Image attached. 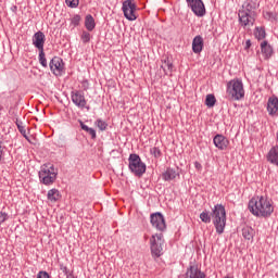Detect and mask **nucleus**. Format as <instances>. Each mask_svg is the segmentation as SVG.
Wrapping results in <instances>:
<instances>
[{"label":"nucleus","mask_w":278,"mask_h":278,"mask_svg":"<svg viewBox=\"0 0 278 278\" xmlns=\"http://www.w3.org/2000/svg\"><path fill=\"white\" fill-rule=\"evenodd\" d=\"M128 168L135 177H142L144 173H147V164L142 162V159H140V155L136 153H131L128 157Z\"/></svg>","instance_id":"6"},{"label":"nucleus","mask_w":278,"mask_h":278,"mask_svg":"<svg viewBox=\"0 0 278 278\" xmlns=\"http://www.w3.org/2000/svg\"><path fill=\"white\" fill-rule=\"evenodd\" d=\"M71 99H72V103H74L76 108H80L81 110L86 108V110H90V106H86L88 101H86V96L84 94V91L73 90L71 92Z\"/></svg>","instance_id":"9"},{"label":"nucleus","mask_w":278,"mask_h":278,"mask_svg":"<svg viewBox=\"0 0 278 278\" xmlns=\"http://www.w3.org/2000/svg\"><path fill=\"white\" fill-rule=\"evenodd\" d=\"M49 67L53 75H62L64 71V60H62L60 56H54L51 59Z\"/></svg>","instance_id":"12"},{"label":"nucleus","mask_w":278,"mask_h":278,"mask_svg":"<svg viewBox=\"0 0 278 278\" xmlns=\"http://www.w3.org/2000/svg\"><path fill=\"white\" fill-rule=\"evenodd\" d=\"M266 14H267V16H268L269 18L273 16V13H270V12H267Z\"/></svg>","instance_id":"43"},{"label":"nucleus","mask_w":278,"mask_h":278,"mask_svg":"<svg viewBox=\"0 0 278 278\" xmlns=\"http://www.w3.org/2000/svg\"><path fill=\"white\" fill-rule=\"evenodd\" d=\"M205 105L207 108H214V105H216V97L212 93L207 94L205 99Z\"/></svg>","instance_id":"27"},{"label":"nucleus","mask_w":278,"mask_h":278,"mask_svg":"<svg viewBox=\"0 0 278 278\" xmlns=\"http://www.w3.org/2000/svg\"><path fill=\"white\" fill-rule=\"evenodd\" d=\"M205 273L199 268V265L190 263L187 271L185 274V278H205Z\"/></svg>","instance_id":"13"},{"label":"nucleus","mask_w":278,"mask_h":278,"mask_svg":"<svg viewBox=\"0 0 278 278\" xmlns=\"http://www.w3.org/2000/svg\"><path fill=\"white\" fill-rule=\"evenodd\" d=\"M242 236L245 240H253V236H255V230L251 228V226H245L242 228Z\"/></svg>","instance_id":"23"},{"label":"nucleus","mask_w":278,"mask_h":278,"mask_svg":"<svg viewBox=\"0 0 278 278\" xmlns=\"http://www.w3.org/2000/svg\"><path fill=\"white\" fill-rule=\"evenodd\" d=\"M200 219L202 220V223H205L206 225L212 223V213L210 214L208 211H203L200 214Z\"/></svg>","instance_id":"26"},{"label":"nucleus","mask_w":278,"mask_h":278,"mask_svg":"<svg viewBox=\"0 0 278 278\" xmlns=\"http://www.w3.org/2000/svg\"><path fill=\"white\" fill-rule=\"evenodd\" d=\"M37 278H51V276H49V273L41 270L37 274Z\"/></svg>","instance_id":"37"},{"label":"nucleus","mask_w":278,"mask_h":278,"mask_svg":"<svg viewBox=\"0 0 278 278\" xmlns=\"http://www.w3.org/2000/svg\"><path fill=\"white\" fill-rule=\"evenodd\" d=\"M254 36L257 40H264L266 38V29L264 27H256Z\"/></svg>","instance_id":"25"},{"label":"nucleus","mask_w":278,"mask_h":278,"mask_svg":"<svg viewBox=\"0 0 278 278\" xmlns=\"http://www.w3.org/2000/svg\"><path fill=\"white\" fill-rule=\"evenodd\" d=\"M11 10H12L13 12H16V10H18V7L13 5V7L11 8Z\"/></svg>","instance_id":"42"},{"label":"nucleus","mask_w":278,"mask_h":278,"mask_svg":"<svg viewBox=\"0 0 278 278\" xmlns=\"http://www.w3.org/2000/svg\"><path fill=\"white\" fill-rule=\"evenodd\" d=\"M179 173L175 170L174 168L168 167L163 174L162 179L164 181H173V179H176Z\"/></svg>","instance_id":"20"},{"label":"nucleus","mask_w":278,"mask_h":278,"mask_svg":"<svg viewBox=\"0 0 278 278\" xmlns=\"http://www.w3.org/2000/svg\"><path fill=\"white\" fill-rule=\"evenodd\" d=\"M245 51H249V49H251V39H248L245 41V47H244Z\"/></svg>","instance_id":"38"},{"label":"nucleus","mask_w":278,"mask_h":278,"mask_svg":"<svg viewBox=\"0 0 278 278\" xmlns=\"http://www.w3.org/2000/svg\"><path fill=\"white\" fill-rule=\"evenodd\" d=\"M255 8L251 2H244L242 9L239 10L238 16L241 27H247L249 25L255 24Z\"/></svg>","instance_id":"5"},{"label":"nucleus","mask_w":278,"mask_h":278,"mask_svg":"<svg viewBox=\"0 0 278 278\" xmlns=\"http://www.w3.org/2000/svg\"><path fill=\"white\" fill-rule=\"evenodd\" d=\"M151 155H154V157H162V150L160 148L154 147L150 150Z\"/></svg>","instance_id":"33"},{"label":"nucleus","mask_w":278,"mask_h":278,"mask_svg":"<svg viewBox=\"0 0 278 278\" xmlns=\"http://www.w3.org/2000/svg\"><path fill=\"white\" fill-rule=\"evenodd\" d=\"M48 201H52L55 203V201H60V190L58 189H50L47 194Z\"/></svg>","instance_id":"24"},{"label":"nucleus","mask_w":278,"mask_h":278,"mask_svg":"<svg viewBox=\"0 0 278 278\" xmlns=\"http://www.w3.org/2000/svg\"><path fill=\"white\" fill-rule=\"evenodd\" d=\"M188 8L191 9L195 16H205V4L203 0H186Z\"/></svg>","instance_id":"11"},{"label":"nucleus","mask_w":278,"mask_h":278,"mask_svg":"<svg viewBox=\"0 0 278 278\" xmlns=\"http://www.w3.org/2000/svg\"><path fill=\"white\" fill-rule=\"evenodd\" d=\"M68 8H77L79 5V0H65Z\"/></svg>","instance_id":"35"},{"label":"nucleus","mask_w":278,"mask_h":278,"mask_svg":"<svg viewBox=\"0 0 278 278\" xmlns=\"http://www.w3.org/2000/svg\"><path fill=\"white\" fill-rule=\"evenodd\" d=\"M267 162L269 164H274V166H278V147H273L267 153Z\"/></svg>","instance_id":"19"},{"label":"nucleus","mask_w":278,"mask_h":278,"mask_svg":"<svg viewBox=\"0 0 278 278\" xmlns=\"http://www.w3.org/2000/svg\"><path fill=\"white\" fill-rule=\"evenodd\" d=\"M84 45H87V42L90 40V33L84 30L80 37Z\"/></svg>","instance_id":"34"},{"label":"nucleus","mask_w":278,"mask_h":278,"mask_svg":"<svg viewBox=\"0 0 278 278\" xmlns=\"http://www.w3.org/2000/svg\"><path fill=\"white\" fill-rule=\"evenodd\" d=\"M83 88H84V90H88V80H85L83 83Z\"/></svg>","instance_id":"39"},{"label":"nucleus","mask_w":278,"mask_h":278,"mask_svg":"<svg viewBox=\"0 0 278 278\" xmlns=\"http://www.w3.org/2000/svg\"><path fill=\"white\" fill-rule=\"evenodd\" d=\"M47 38L45 36V33L42 31H37L33 36V45L38 51H45V42Z\"/></svg>","instance_id":"14"},{"label":"nucleus","mask_w":278,"mask_h":278,"mask_svg":"<svg viewBox=\"0 0 278 278\" xmlns=\"http://www.w3.org/2000/svg\"><path fill=\"white\" fill-rule=\"evenodd\" d=\"M161 68H163L165 75H168V73H173V63H170V61H165Z\"/></svg>","instance_id":"29"},{"label":"nucleus","mask_w":278,"mask_h":278,"mask_svg":"<svg viewBox=\"0 0 278 278\" xmlns=\"http://www.w3.org/2000/svg\"><path fill=\"white\" fill-rule=\"evenodd\" d=\"M71 23L72 25H74V27H79V23H81V15L76 14L71 18Z\"/></svg>","instance_id":"31"},{"label":"nucleus","mask_w":278,"mask_h":278,"mask_svg":"<svg viewBox=\"0 0 278 278\" xmlns=\"http://www.w3.org/2000/svg\"><path fill=\"white\" fill-rule=\"evenodd\" d=\"M38 175L40 184L52 186V184H55V179H58V169L53 164L46 163L41 165Z\"/></svg>","instance_id":"3"},{"label":"nucleus","mask_w":278,"mask_h":278,"mask_svg":"<svg viewBox=\"0 0 278 278\" xmlns=\"http://www.w3.org/2000/svg\"><path fill=\"white\" fill-rule=\"evenodd\" d=\"M164 244V235L163 233H155L152 235L150 238V249L152 257H162V248Z\"/></svg>","instance_id":"7"},{"label":"nucleus","mask_w":278,"mask_h":278,"mask_svg":"<svg viewBox=\"0 0 278 278\" xmlns=\"http://www.w3.org/2000/svg\"><path fill=\"white\" fill-rule=\"evenodd\" d=\"M194 166H195V168H197L198 170H201V168H202L201 163H199V162H195V163H194Z\"/></svg>","instance_id":"40"},{"label":"nucleus","mask_w":278,"mask_h":278,"mask_svg":"<svg viewBox=\"0 0 278 278\" xmlns=\"http://www.w3.org/2000/svg\"><path fill=\"white\" fill-rule=\"evenodd\" d=\"M39 64L43 66V68H47V56L45 55V50H39Z\"/></svg>","instance_id":"30"},{"label":"nucleus","mask_w":278,"mask_h":278,"mask_svg":"<svg viewBox=\"0 0 278 278\" xmlns=\"http://www.w3.org/2000/svg\"><path fill=\"white\" fill-rule=\"evenodd\" d=\"M211 218L216 229V233H218V236L225 233V227L227 226V211L225 210V205L216 204L212 208Z\"/></svg>","instance_id":"2"},{"label":"nucleus","mask_w":278,"mask_h":278,"mask_svg":"<svg viewBox=\"0 0 278 278\" xmlns=\"http://www.w3.org/2000/svg\"><path fill=\"white\" fill-rule=\"evenodd\" d=\"M204 42H203V37L201 35H198L193 38L192 40V51L195 54L201 53L203 51Z\"/></svg>","instance_id":"17"},{"label":"nucleus","mask_w":278,"mask_h":278,"mask_svg":"<svg viewBox=\"0 0 278 278\" xmlns=\"http://www.w3.org/2000/svg\"><path fill=\"white\" fill-rule=\"evenodd\" d=\"M15 124H16V127H17L20 134H22V136H24V138L26 140H29V137H27V130L25 129V126H23V122L16 121Z\"/></svg>","instance_id":"28"},{"label":"nucleus","mask_w":278,"mask_h":278,"mask_svg":"<svg viewBox=\"0 0 278 278\" xmlns=\"http://www.w3.org/2000/svg\"><path fill=\"white\" fill-rule=\"evenodd\" d=\"M137 9L138 5H136V2H134V0H125L123 2L122 10L127 21H136V18H138V15H136Z\"/></svg>","instance_id":"8"},{"label":"nucleus","mask_w":278,"mask_h":278,"mask_svg":"<svg viewBox=\"0 0 278 278\" xmlns=\"http://www.w3.org/2000/svg\"><path fill=\"white\" fill-rule=\"evenodd\" d=\"M65 273L67 278H75V275H73V273H68V271H65Z\"/></svg>","instance_id":"41"},{"label":"nucleus","mask_w":278,"mask_h":278,"mask_svg":"<svg viewBox=\"0 0 278 278\" xmlns=\"http://www.w3.org/2000/svg\"><path fill=\"white\" fill-rule=\"evenodd\" d=\"M261 53L264 55L265 60H270L273 58V46L268 45V41H263L261 43Z\"/></svg>","instance_id":"18"},{"label":"nucleus","mask_w":278,"mask_h":278,"mask_svg":"<svg viewBox=\"0 0 278 278\" xmlns=\"http://www.w3.org/2000/svg\"><path fill=\"white\" fill-rule=\"evenodd\" d=\"M213 143L217 149H219V151H227V147H229V139L223 135H216L213 138Z\"/></svg>","instance_id":"16"},{"label":"nucleus","mask_w":278,"mask_h":278,"mask_svg":"<svg viewBox=\"0 0 278 278\" xmlns=\"http://www.w3.org/2000/svg\"><path fill=\"white\" fill-rule=\"evenodd\" d=\"M80 128L83 129V131H86L87 134H89V136H91L92 140L97 139V130H94V128H90L88 127L86 124H84L83 121H78Z\"/></svg>","instance_id":"22"},{"label":"nucleus","mask_w":278,"mask_h":278,"mask_svg":"<svg viewBox=\"0 0 278 278\" xmlns=\"http://www.w3.org/2000/svg\"><path fill=\"white\" fill-rule=\"evenodd\" d=\"M85 27L88 31H93L97 27V23L94 22V17L91 14L86 15L85 17Z\"/></svg>","instance_id":"21"},{"label":"nucleus","mask_w":278,"mask_h":278,"mask_svg":"<svg viewBox=\"0 0 278 278\" xmlns=\"http://www.w3.org/2000/svg\"><path fill=\"white\" fill-rule=\"evenodd\" d=\"M248 208L253 216L268 218L275 212V207L268 199L264 197H254L249 201Z\"/></svg>","instance_id":"1"},{"label":"nucleus","mask_w":278,"mask_h":278,"mask_svg":"<svg viewBox=\"0 0 278 278\" xmlns=\"http://www.w3.org/2000/svg\"><path fill=\"white\" fill-rule=\"evenodd\" d=\"M229 101H240L244 99V84L240 79H232L227 84L226 89Z\"/></svg>","instance_id":"4"},{"label":"nucleus","mask_w":278,"mask_h":278,"mask_svg":"<svg viewBox=\"0 0 278 278\" xmlns=\"http://www.w3.org/2000/svg\"><path fill=\"white\" fill-rule=\"evenodd\" d=\"M150 223L154 229H157V231H166V219H164V215L162 213L157 212L151 214Z\"/></svg>","instance_id":"10"},{"label":"nucleus","mask_w":278,"mask_h":278,"mask_svg":"<svg viewBox=\"0 0 278 278\" xmlns=\"http://www.w3.org/2000/svg\"><path fill=\"white\" fill-rule=\"evenodd\" d=\"M267 112L269 116H278V98L277 96H271L267 101Z\"/></svg>","instance_id":"15"},{"label":"nucleus","mask_w":278,"mask_h":278,"mask_svg":"<svg viewBox=\"0 0 278 278\" xmlns=\"http://www.w3.org/2000/svg\"><path fill=\"white\" fill-rule=\"evenodd\" d=\"M10 216L8 215V213L0 212V225L2 223H5V220H8Z\"/></svg>","instance_id":"36"},{"label":"nucleus","mask_w":278,"mask_h":278,"mask_svg":"<svg viewBox=\"0 0 278 278\" xmlns=\"http://www.w3.org/2000/svg\"><path fill=\"white\" fill-rule=\"evenodd\" d=\"M96 125L100 129V131H105V129H108V124L102 119H97Z\"/></svg>","instance_id":"32"}]
</instances>
